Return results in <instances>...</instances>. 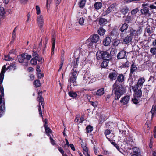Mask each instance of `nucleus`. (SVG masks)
I'll list each match as a JSON object with an SVG mask.
<instances>
[{
    "instance_id": "nucleus-53",
    "label": "nucleus",
    "mask_w": 156,
    "mask_h": 156,
    "mask_svg": "<svg viewBox=\"0 0 156 156\" xmlns=\"http://www.w3.org/2000/svg\"><path fill=\"white\" fill-rule=\"evenodd\" d=\"M25 54V58L26 60H27V62L28 63V61L32 58L31 55H28L27 53H24Z\"/></svg>"
},
{
    "instance_id": "nucleus-7",
    "label": "nucleus",
    "mask_w": 156,
    "mask_h": 156,
    "mask_svg": "<svg viewBox=\"0 0 156 156\" xmlns=\"http://www.w3.org/2000/svg\"><path fill=\"white\" fill-rule=\"evenodd\" d=\"M81 57L79 56L77 58L74 59L73 60H72L70 63L71 67L72 68H77L78 64L79 63V60Z\"/></svg>"
},
{
    "instance_id": "nucleus-44",
    "label": "nucleus",
    "mask_w": 156,
    "mask_h": 156,
    "mask_svg": "<svg viewBox=\"0 0 156 156\" xmlns=\"http://www.w3.org/2000/svg\"><path fill=\"white\" fill-rule=\"evenodd\" d=\"M37 59L32 58L30 60V63L31 65L35 66L37 64Z\"/></svg>"
},
{
    "instance_id": "nucleus-38",
    "label": "nucleus",
    "mask_w": 156,
    "mask_h": 156,
    "mask_svg": "<svg viewBox=\"0 0 156 156\" xmlns=\"http://www.w3.org/2000/svg\"><path fill=\"white\" fill-rule=\"evenodd\" d=\"M105 31V30L103 28L100 27L98 30V32L100 35L103 36L104 34Z\"/></svg>"
},
{
    "instance_id": "nucleus-30",
    "label": "nucleus",
    "mask_w": 156,
    "mask_h": 156,
    "mask_svg": "<svg viewBox=\"0 0 156 156\" xmlns=\"http://www.w3.org/2000/svg\"><path fill=\"white\" fill-rule=\"evenodd\" d=\"M111 60H103L102 62L101 65L102 68H106L108 65L109 61Z\"/></svg>"
},
{
    "instance_id": "nucleus-55",
    "label": "nucleus",
    "mask_w": 156,
    "mask_h": 156,
    "mask_svg": "<svg viewBox=\"0 0 156 156\" xmlns=\"http://www.w3.org/2000/svg\"><path fill=\"white\" fill-rule=\"evenodd\" d=\"M84 19L83 17L80 18L79 21V23L81 25H83L84 23Z\"/></svg>"
},
{
    "instance_id": "nucleus-50",
    "label": "nucleus",
    "mask_w": 156,
    "mask_h": 156,
    "mask_svg": "<svg viewBox=\"0 0 156 156\" xmlns=\"http://www.w3.org/2000/svg\"><path fill=\"white\" fill-rule=\"evenodd\" d=\"M150 52L153 55H155L156 58V48L154 47L151 48Z\"/></svg>"
},
{
    "instance_id": "nucleus-20",
    "label": "nucleus",
    "mask_w": 156,
    "mask_h": 156,
    "mask_svg": "<svg viewBox=\"0 0 156 156\" xmlns=\"http://www.w3.org/2000/svg\"><path fill=\"white\" fill-rule=\"evenodd\" d=\"M129 99L130 97L128 95L126 96L121 98L120 102L121 103H122L124 105H126L129 101Z\"/></svg>"
},
{
    "instance_id": "nucleus-12",
    "label": "nucleus",
    "mask_w": 156,
    "mask_h": 156,
    "mask_svg": "<svg viewBox=\"0 0 156 156\" xmlns=\"http://www.w3.org/2000/svg\"><path fill=\"white\" fill-rule=\"evenodd\" d=\"M126 51L124 50H122L119 51L117 55V58L118 59H120L126 58Z\"/></svg>"
},
{
    "instance_id": "nucleus-61",
    "label": "nucleus",
    "mask_w": 156,
    "mask_h": 156,
    "mask_svg": "<svg viewBox=\"0 0 156 156\" xmlns=\"http://www.w3.org/2000/svg\"><path fill=\"white\" fill-rule=\"evenodd\" d=\"M59 151L62 153L63 156H64V155L66 154H64V151L61 147H59L58 149Z\"/></svg>"
},
{
    "instance_id": "nucleus-16",
    "label": "nucleus",
    "mask_w": 156,
    "mask_h": 156,
    "mask_svg": "<svg viewBox=\"0 0 156 156\" xmlns=\"http://www.w3.org/2000/svg\"><path fill=\"white\" fill-rule=\"evenodd\" d=\"M132 39L131 37L128 35L123 39L122 43L126 44H128L131 42Z\"/></svg>"
},
{
    "instance_id": "nucleus-22",
    "label": "nucleus",
    "mask_w": 156,
    "mask_h": 156,
    "mask_svg": "<svg viewBox=\"0 0 156 156\" xmlns=\"http://www.w3.org/2000/svg\"><path fill=\"white\" fill-rule=\"evenodd\" d=\"M103 51L98 50L96 54V58L98 60H101L103 59Z\"/></svg>"
},
{
    "instance_id": "nucleus-27",
    "label": "nucleus",
    "mask_w": 156,
    "mask_h": 156,
    "mask_svg": "<svg viewBox=\"0 0 156 156\" xmlns=\"http://www.w3.org/2000/svg\"><path fill=\"white\" fill-rule=\"evenodd\" d=\"M38 97L37 98V100L38 101L41 102V105H44V98L41 96L42 92H39L38 93Z\"/></svg>"
},
{
    "instance_id": "nucleus-56",
    "label": "nucleus",
    "mask_w": 156,
    "mask_h": 156,
    "mask_svg": "<svg viewBox=\"0 0 156 156\" xmlns=\"http://www.w3.org/2000/svg\"><path fill=\"white\" fill-rule=\"evenodd\" d=\"M136 97H135L134 98H133L132 101L134 104H136L139 103V100L136 99Z\"/></svg>"
},
{
    "instance_id": "nucleus-36",
    "label": "nucleus",
    "mask_w": 156,
    "mask_h": 156,
    "mask_svg": "<svg viewBox=\"0 0 156 156\" xmlns=\"http://www.w3.org/2000/svg\"><path fill=\"white\" fill-rule=\"evenodd\" d=\"M86 2V0H80L78 3L79 7L80 8H83L85 5Z\"/></svg>"
},
{
    "instance_id": "nucleus-62",
    "label": "nucleus",
    "mask_w": 156,
    "mask_h": 156,
    "mask_svg": "<svg viewBox=\"0 0 156 156\" xmlns=\"http://www.w3.org/2000/svg\"><path fill=\"white\" fill-rule=\"evenodd\" d=\"M61 0H56L55 3V5L56 6V8L58 7V5L60 4Z\"/></svg>"
},
{
    "instance_id": "nucleus-34",
    "label": "nucleus",
    "mask_w": 156,
    "mask_h": 156,
    "mask_svg": "<svg viewBox=\"0 0 156 156\" xmlns=\"http://www.w3.org/2000/svg\"><path fill=\"white\" fill-rule=\"evenodd\" d=\"M130 13H128V15L126 17V18L124 20V22L125 23H129L132 18L131 16L129 15Z\"/></svg>"
},
{
    "instance_id": "nucleus-29",
    "label": "nucleus",
    "mask_w": 156,
    "mask_h": 156,
    "mask_svg": "<svg viewBox=\"0 0 156 156\" xmlns=\"http://www.w3.org/2000/svg\"><path fill=\"white\" fill-rule=\"evenodd\" d=\"M94 8L96 10H98L101 9L102 7V3L100 2H98L95 3L94 5Z\"/></svg>"
},
{
    "instance_id": "nucleus-8",
    "label": "nucleus",
    "mask_w": 156,
    "mask_h": 156,
    "mask_svg": "<svg viewBox=\"0 0 156 156\" xmlns=\"http://www.w3.org/2000/svg\"><path fill=\"white\" fill-rule=\"evenodd\" d=\"M99 40V37L98 34H93L91 35L87 41H92L93 42L97 43Z\"/></svg>"
},
{
    "instance_id": "nucleus-28",
    "label": "nucleus",
    "mask_w": 156,
    "mask_h": 156,
    "mask_svg": "<svg viewBox=\"0 0 156 156\" xmlns=\"http://www.w3.org/2000/svg\"><path fill=\"white\" fill-rule=\"evenodd\" d=\"M117 73L115 72L111 73L109 75V78L112 80H115L117 76Z\"/></svg>"
},
{
    "instance_id": "nucleus-15",
    "label": "nucleus",
    "mask_w": 156,
    "mask_h": 156,
    "mask_svg": "<svg viewBox=\"0 0 156 156\" xmlns=\"http://www.w3.org/2000/svg\"><path fill=\"white\" fill-rule=\"evenodd\" d=\"M33 58H34L37 59L38 61L39 62H41L42 60V58L40 56H39L38 53L35 51H33L32 54Z\"/></svg>"
},
{
    "instance_id": "nucleus-41",
    "label": "nucleus",
    "mask_w": 156,
    "mask_h": 156,
    "mask_svg": "<svg viewBox=\"0 0 156 156\" xmlns=\"http://www.w3.org/2000/svg\"><path fill=\"white\" fill-rule=\"evenodd\" d=\"M37 73V76L38 78H41L44 76V74L41 73L40 69H36Z\"/></svg>"
},
{
    "instance_id": "nucleus-48",
    "label": "nucleus",
    "mask_w": 156,
    "mask_h": 156,
    "mask_svg": "<svg viewBox=\"0 0 156 156\" xmlns=\"http://www.w3.org/2000/svg\"><path fill=\"white\" fill-rule=\"evenodd\" d=\"M87 132L89 133L91 132L93 130V127L90 125L87 126L86 128Z\"/></svg>"
},
{
    "instance_id": "nucleus-18",
    "label": "nucleus",
    "mask_w": 156,
    "mask_h": 156,
    "mask_svg": "<svg viewBox=\"0 0 156 156\" xmlns=\"http://www.w3.org/2000/svg\"><path fill=\"white\" fill-rule=\"evenodd\" d=\"M37 22L38 26L40 28H41L44 23L43 18L42 16L41 15L37 17Z\"/></svg>"
},
{
    "instance_id": "nucleus-51",
    "label": "nucleus",
    "mask_w": 156,
    "mask_h": 156,
    "mask_svg": "<svg viewBox=\"0 0 156 156\" xmlns=\"http://www.w3.org/2000/svg\"><path fill=\"white\" fill-rule=\"evenodd\" d=\"M69 95L72 97L75 98L77 96V94L76 92H70L68 94Z\"/></svg>"
},
{
    "instance_id": "nucleus-42",
    "label": "nucleus",
    "mask_w": 156,
    "mask_h": 156,
    "mask_svg": "<svg viewBox=\"0 0 156 156\" xmlns=\"http://www.w3.org/2000/svg\"><path fill=\"white\" fill-rule=\"evenodd\" d=\"M16 27L13 31L12 33V40L11 41V42H13L15 40L16 37Z\"/></svg>"
},
{
    "instance_id": "nucleus-9",
    "label": "nucleus",
    "mask_w": 156,
    "mask_h": 156,
    "mask_svg": "<svg viewBox=\"0 0 156 156\" xmlns=\"http://www.w3.org/2000/svg\"><path fill=\"white\" fill-rule=\"evenodd\" d=\"M115 6V5L114 4H112L110 6L107 8V10L103 12L102 15L103 16H105L106 15L109 14L113 10Z\"/></svg>"
},
{
    "instance_id": "nucleus-1",
    "label": "nucleus",
    "mask_w": 156,
    "mask_h": 156,
    "mask_svg": "<svg viewBox=\"0 0 156 156\" xmlns=\"http://www.w3.org/2000/svg\"><path fill=\"white\" fill-rule=\"evenodd\" d=\"M6 69H2L0 74V117L2 116V113L5 110V102L4 98V88L1 85L2 83L4 78V73L6 72Z\"/></svg>"
},
{
    "instance_id": "nucleus-4",
    "label": "nucleus",
    "mask_w": 156,
    "mask_h": 156,
    "mask_svg": "<svg viewBox=\"0 0 156 156\" xmlns=\"http://www.w3.org/2000/svg\"><path fill=\"white\" fill-rule=\"evenodd\" d=\"M25 53H23L20 55L17 56V59L19 62L21 63L22 64L25 66H28L27 60H26L25 58Z\"/></svg>"
},
{
    "instance_id": "nucleus-46",
    "label": "nucleus",
    "mask_w": 156,
    "mask_h": 156,
    "mask_svg": "<svg viewBox=\"0 0 156 156\" xmlns=\"http://www.w3.org/2000/svg\"><path fill=\"white\" fill-rule=\"evenodd\" d=\"M34 84L36 87H39L41 85L40 81L38 80H35L34 82Z\"/></svg>"
},
{
    "instance_id": "nucleus-2",
    "label": "nucleus",
    "mask_w": 156,
    "mask_h": 156,
    "mask_svg": "<svg viewBox=\"0 0 156 156\" xmlns=\"http://www.w3.org/2000/svg\"><path fill=\"white\" fill-rule=\"evenodd\" d=\"M117 81H116L113 85L111 95H114V99L119 100L121 96L125 92V88L123 85L120 84H117Z\"/></svg>"
},
{
    "instance_id": "nucleus-13",
    "label": "nucleus",
    "mask_w": 156,
    "mask_h": 156,
    "mask_svg": "<svg viewBox=\"0 0 156 156\" xmlns=\"http://www.w3.org/2000/svg\"><path fill=\"white\" fill-rule=\"evenodd\" d=\"M104 134L107 138L109 141L111 140V139L114 137L113 133H111L110 131L108 129L105 130Z\"/></svg>"
},
{
    "instance_id": "nucleus-49",
    "label": "nucleus",
    "mask_w": 156,
    "mask_h": 156,
    "mask_svg": "<svg viewBox=\"0 0 156 156\" xmlns=\"http://www.w3.org/2000/svg\"><path fill=\"white\" fill-rule=\"evenodd\" d=\"M139 10L138 8H137L134 9L132 10L131 12V14L132 15H134L136 14L139 11Z\"/></svg>"
},
{
    "instance_id": "nucleus-24",
    "label": "nucleus",
    "mask_w": 156,
    "mask_h": 156,
    "mask_svg": "<svg viewBox=\"0 0 156 156\" xmlns=\"http://www.w3.org/2000/svg\"><path fill=\"white\" fill-rule=\"evenodd\" d=\"M108 22V21L106 19L103 18H100L99 20V24L101 26H105Z\"/></svg>"
},
{
    "instance_id": "nucleus-52",
    "label": "nucleus",
    "mask_w": 156,
    "mask_h": 156,
    "mask_svg": "<svg viewBox=\"0 0 156 156\" xmlns=\"http://www.w3.org/2000/svg\"><path fill=\"white\" fill-rule=\"evenodd\" d=\"M16 67V64L15 62H12L10 63V64L7 66V68H15Z\"/></svg>"
},
{
    "instance_id": "nucleus-19",
    "label": "nucleus",
    "mask_w": 156,
    "mask_h": 156,
    "mask_svg": "<svg viewBox=\"0 0 156 156\" xmlns=\"http://www.w3.org/2000/svg\"><path fill=\"white\" fill-rule=\"evenodd\" d=\"M111 42V38L109 36L107 37L103 41V44L105 46L109 45Z\"/></svg>"
},
{
    "instance_id": "nucleus-3",
    "label": "nucleus",
    "mask_w": 156,
    "mask_h": 156,
    "mask_svg": "<svg viewBox=\"0 0 156 156\" xmlns=\"http://www.w3.org/2000/svg\"><path fill=\"white\" fill-rule=\"evenodd\" d=\"M78 74V71L76 69H72L70 73L69 78L68 80L69 83L68 86L70 88H72V84L73 86L76 85V80Z\"/></svg>"
},
{
    "instance_id": "nucleus-10",
    "label": "nucleus",
    "mask_w": 156,
    "mask_h": 156,
    "mask_svg": "<svg viewBox=\"0 0 156 156\" xmlns=\"http://www.w3.org/2000/svg\"><path fill=\"white\" fill-rule=\"evenodd\" d=\"M145 80L144 78H140L137 83V84L134 86V88L135 89H137L138 88H141L144 83L145 82Z\"/></svg>"
},
{
    "instance_id": "nucleus-21",
    "label": "nucleus",
    "mask_w": 156,
    "mask_h": 156,
    "mask_svg": "<svg viewBox=\"0 0 156 156\" xmlns=\"http://www.w3.org/2000/svg\"><path fill=\"white\" fill-rule=\"evenodd\" d=\"M156 115V105H153L151 110L148 113V115L151 116V118Z\"/></svg>"
},
{
    "instance_id": "nucleus-40",
    "label": "nucleus",
    "mask_w": 156,
    "mask_h": 156,
    "mask_svg": "<svg viewBox=\"0 0 156 156\" xmlns=\"http://www.w3.org/2000/svg\"><path fill=\"white\" fill-rule=\"evenodd\" d=\"M6 12L4 8L2 7H0V15L2 17H5V15Z\"/></svg>"
},
{
    "instance_id": "nucleus-11",
    "label": "nucleus",
    "mask_w": 156,
    "mask_h": 156,
    "mask_svg": "<svg viewBox=\"0 0 156 156\" xmlns=\"http://www.w3.org/2000/svg\"><path fill=\"white\" fill-rule=\"evenodd\" d=\"M141 88H138L137 89H135L134 86L132 87V89L134 92V96L136 97H140L142 95V91L141 90Z\"/></svg>"
},
{
    "instance_id": "nucleus-58",
    "label": "nucleus",
    "mask_w": 156,
    "mask_h": 156,
    "mask_svg": "<svg viewBox=\"0 0 156 156\" xmlns=\"http://www.w3.org/2000/svg\"><path fill=\"white\" fill-rule=\"evenodd\" d=\"M36 9L37 12V14L38 15L40 14L41 12V11L38 5L36 6Z\"/></svg>"
},
{
    "instance_id": "nucleus-5",
    "label": "nucleus",
    "mask_w": 156,
    "mask_h": 156,
    "mask_svg": "<svg viewBox=\"0 0 156 156\" xmlns=\"http://www.w3.org/2000/svg\"><path fill=\"white\" fill-rule=\"evenodd\" d=\"M131 66L130 68H138L136 67L135 61H132L131 62L128 61L127 60L126 62L124 63L120 66L121 68H128Z\"/></svg>"
},
{
    "instance_id": "nucleus-35",
    "label": "nucleus",
    "mask_w": 156,
    "mask_h": 156,
    "mask_svg": "<svg viewBox=\"0 0 156 156\" xmlns=\"http://www.w3.org/2000/svg\"><path fill=\"white\" fill-rule=\"evenodd\" d=\"M104 93V89L103 88H101L98 90L97 91L96 95L98 96H101Z\"/></svg>"
},
{
    "instance_id": "nucleus-32",
    "label": "nucleus",
    "mask_w": 156,
    "mask_h": 156,
    "mask_svg": "<svg viewBox=\"0 0 156 156\" xmlns=\"http://www.w3.org/2000/svg\"><path fill=\"white\" fill-rule=\"evenodd\" d=\"M81 145L83 150V154L84 155H87L88 153V150L86 144H83V143L81 144Z\"/></svg>"
},
{
    "instance_id": "nucleus-39",
    "label": "nucleus",
    "mask_w": 156,
    "mask_h": 156,
    "mask_svg": "<svg viewBox=\"0 0 156 156\" xmlns=\"http://www.w3.org/2000/svg\"><path fill=\"white\" fill-rule=\"evenodd\" d=\"M120 40L117 38L114 39L113 41L112 45L115 46H117L120 43Z\"/></svg>"
},
{
    "instance_id": "nucleus-25",
    "label": "nucleus",
    "mask_w": 156,
    "mask_h": 156,
    "mask_svg": "<svg viewBox=\"0 0 156 156\" xmlns=\"http://www.w3.org/2000/svg\"><path fill=\"white\" fill-rule=\"evenodd\" d=\"M129 31V34L128 35L130 36L133 39V37L136 35L137 33L136 31L132 28H130Z\"/></svg>"
},
{
    "instance_id": "nucleus-17",
    "label": "nucleus",
    "mask_w": 156,
    "mask_h": 156,
    "mask_svg": "<svg viewBox=\"0 0 156 156\" xmlns=\"http://www.w3.org/2000/svg\"><path fill=\"white\" fill-rule=\"evenodd\" d=\"M103 60H111L112 56L107 51H103Z\"/></svg>"
},
{
    "instance_id": "nucleus-45",
    "label": "nucleus",
    "mask_w": 156,
    "mask_h": 156,
    "mask_svg": "<svg viewBox=\"0 0 156 156\" xmlns=\"http://www.w3.org/2000/svg\"><path fill=\"white\" fill-rule=\"evenodd\" d=\"M124 76L122 74H121L119 75L117 77V80L119 82H122L124 80Z\"/></svg>"
},
{
    "instance_id": "nucleus-63",
    "label": "nucleus",
    "mask_w": 156,
    "mask_h": 156,
    "mask_svg": "<svg viewBox=\"0 0 156 156\" xmlns=\"http://www.w3.org/2000/svg\"><path fill=\"white\" fill-rule=\"evenodd\" d=\"M122 133L121 134H122V137H126L127 136L126 133V131H122Z\"/></svg>"
},
{
    "instance_id": "nucleus-23",
    "label": "nucleus",
    "mask_w": 156,
    "mask_h": 156,
    "mask_svg": "<svg viewBox=\"0 0 156 156\" xmlns=\"http://www.w3.org/2000/svg\"><path fill=\"white\" fill-rule=\"evenodd\" d=\"M84 71L85 74L84 75L83 79V82H84L85 83H86L90 80L89 78L90 75H89V72L87 71H86L85 70Z\"/></svg>"
},
{
    "instance_id": "nucleus-37",
    "label": "nucleus",
    "mask_w": 156,
    "mask_h": 156,
    "mask_svg": "<svg viewBox=\"0 0 156 156\" xmlns=\"http://www.w3.org/2000/svg\"><path fill=\"white\" fill-rule=\"evenodd\" d=\"M12 53V52H10L7 55H5V60L6 61H10L13 60L14 59L11 57L10 56V54Z\"/></svg>"
},
{
    "instance_id": "nucleus-31",
    "label": "nucleus",
    "mask_w": 156,
    "mask_h": 156,
    "mask_svg": "<svg viewBox=\"0 0 156 156\" xmlns=\"http://www.w3.org/2000/svg\"><path fill=\"white\" fill-rule=\"evenodd\" d=\"M134 153L133 155H136L138 156L140 154V151L139 148L136 147H134L133 149Z\"/></svg>"
},
{
    "instance_id": "nucleus-47",
    "label": "nucleus",
    "mask_w": 156,
    "mask_h": 156,
    "mask_svg": "<svg viewBox=\"0 0 156 156\" xmlns=\"http://www.w3.org/2000/svg\"><path fill=\"white\" fill-rule=\"evenodd\" d=\"M88 43L87 44V45L90 47H90L91 48H93V45H94V46L96 45V43H94L93 42V41H88Z\"/></svg>"
},
{
    "instance_id": "nucleus-57",
    "label": "nucleus",
    "mask_w": 156,
    "mask_h": 156,
    "mask_svg": "<svg viewBox=\"0 0 156 156\" xmlns=\"http://www.w3.org/2000/svg\"><path fill=\"white\" fill-rule=\"evenodd\" d=\"M151 27H147L145 29V31L149 34H151Z\"/></svg>"
},
{
    "instance_id": "nucleus-26",
    "label": "nucleus",
    "mask_w": 156,
    "mask_h": 156,
    "mask_svg": "<svg viewBox=\"0 0 156 156\" xmlns=\"http://www.w3.org/2000/svg\"><path fill=\"white\" fill-rule=\"evenodd\" d=\"M55 45V38L53 36L52 38V48H51V54L54 53V49Z\"/></svg>"
},
{
    "instance_id": "nucleus-64",
    "label": "nucleus",
    "mask_w": 156,
    "mask_h": 156,
    "mask_svg": "<svg viewBox=\"0 0 156 156\" xmlns=\"http://www.w3.org/2000/svg\"><path fill=\"white\" fill-rule=\"evenodd\" d=\"M84 116L82 115L80 118V120L79 121V123H82L84 121Z\"/></svg>"
},
{
    "instance_id": "nucleus-60",
    "label": "nucleus",
    "mask_w": 156,
    "mask_h": 156,
    "mask_svg": "<svg viewBox=\"0 0 156 156\" xmlns=\"http://www.w3.org/2000/svg\"><path fill=\"white\" fill-rule=\"evenodd\" d=\"M38 111H39V114L40 115V116H41V117L42 116L41 109V107L40 105V104H39Z\"/></svg>"
},
{
    "instance_id": "nucleus-14",
    "label": "nucleus",
    "mask_w": 156,
    "mask_h": 156,
    "mask_svg": "<svg viewBox=\"0 0 156 156\" xmlns=\"http://www.w3.org/2000/svg\"><path fill=\"white\" fill-rule=\"evenodd\" d=\"M140 12L141 15H143L145 16L149 17L150 16L149 8H143V9H141Z\"/></svg>"
},
{
    "instance_id": "nucleus-43",
    "label": "nucleus",
    "mask_w": 156,
    "mask_h": 156,
    "mask_svg": "<svg viewBox=\"0 0 156 156\" xmlns=\"http://www.w3.org/2000/svg\"><path fill=\"white\" fill-rule=\"evenodd\" d=\"M44 127L46 134L49 136V134L51 133V130L48 127V125L45 126Z\"/></svg>"
},
{
    "instance_id": "nucleus-54",
    "label": "nucleus",
    "mask_w": 156,
    "mask_h": 156,
    "mask_svg": "<svg viewBox=\"0 0 156 156\" xmlns=\"http://www.w3.org/2000/svg\"><path fill=\"white\" fill-rule=\"evenodd\" d=\"M61 62L59 64V68H62V67L63 65L64 59V58L61 57Z\"/></svg>"
},
{
    "instance_id": "nucleus-59",
    "label": "nucleus",
    "mask_w": 156,
    "mask_h": 156,
    "mask_svg": "<svg viewBox=\"0 0 156 156\" xmlns=\"http://www.w3.org/2000/svg\"><path fill=\"white\" fill-rule=\"evenodd\" d=\"M150 5L148 3H144L142 5V7L143 8H148L149 7Z\"/></svg>"
},
{
    "instance_id": "nucleus-6",
    "label": "nucleus",
    "mask_w": 156,
    "mask_h": 156,
    "mask_svg": "<svg viewBox=\"0 0 156 156\" xmlns=\"http://www.w3.org/2000/svg\"><path fill=\"white\" fill-rule=\"evenodd\" d=\"M129 25L127 23H125L122 24L119 29V30L121 31L120 36L122 39L124 37V34L126 33V31Z\"/></svg>"
},
{
    "instance_id": "nucleus-33",
    "label": "nucleus",
    "mask_w": 156,
    "mask_h": 156,
    "mask_svg": "<svg viewBox=\"0 0 156 156\" xmlns=\"http://www.w3.org/2000/svg\"><path fill=\"white\" fill-rule=\"evenodd\" d=\"M129 10V9L128 7L127 6H126L123 7L121 9V12L123 14L125 15L128 13Z\"/></svg>"
}]
</instances>
